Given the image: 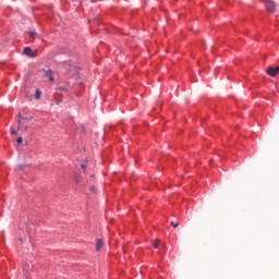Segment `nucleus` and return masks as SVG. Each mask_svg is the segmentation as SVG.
I'll return each instance as SVG.
<instances>
[{
	"label": "nucleus",
	"mask_w": 279,
	"mask_h": 279,
	"mask_svg": "<svg viewBox=\"0 0 279 279\" xmlns=\"http://www.w3.org/2000/svg\"><path fill=\"white\" fill-rule=\"evenodd\" d=\"M279 68H268L267 73L270 77H276L278 75Z\"/></svg>",
	"instance_id": "obj_2"
},
{
	"label": "nucleus",
	"mask_w": 279,
	"mask_h": 279,
	"mask_svg": "<svg viewBox=\"0 0 279 279\" xmlns=\"http://www.w3.org/2000/svg\"><path fill=\"white\" fill-rule=\"evenodd\" d=\"M24 56H27L28 58H34V56L36 54L34 53V50H32V48L26 47L24 48Z\"/></svg>",
	"instance_id": "obj_3"
},
{
	"label": "nucleus",
	"mask_w": 279,
	"mask_h": 279,
	"mask_svg": "<svg viewBox=\"0 0 279 279\" xmlns=\"http://www.w3.org/2000/svg\"><path fill=\"white\" fill-rule=\"evenodd\" d=\"M265 7L267 12H276V2L271 0L265 1Z\"/></svg>",
	"instance_id": "obj_1"
},
{
	"label": "nucleus",
	"mask_w": 279,
	"mask_h": 279,
	"mask_svg": "<svg viewBox=\"0 0 279 279\" xmlns=\"http://www.w3.org/2000/svg\"><path fill=\"white\" fill-rule=\"evenodd\" d=\"M153 247L155 250H158V247H160V240H156L154 243H153Z\"/></svg>",
	"instance_id": "obj_6"
},
{
	"label": "nucleus",
	"mask_w": 279,
	"mask_h": 279,
	"mask_svg": "<svg viewBox=\"0 0 279 279\" xmlns=\"http://www.w3.org/2000/svg\"><path fill=\"white\" fill-rule=\"evenodd\" d=\"M104 247V241L101 239H98L96 241V252H99Z\"/></svg>",
	"instance_id": "obj_4"
},
{
	"label": "nucleus",
	"mask_w": 279,
	"mask_h": 279,
	"mask_svg": "<svg viewBox=\"0 0 279 279\" xmlns=\"http://www.w3.org/2000/svg\"><path fill=\"white\" fill-rule=\"evenodd\" d=\"M40 95H41V93L39 92V89H36L35 99H40Z\"/></svg>",
	"instance_id": "obj_8"
},
{
	"label": "nucleus",
	"mask_w": 279,
	"mask_h": 279,
	"mask_svg": "<svg viewBox=\"0 0 279 279\" xmlns=\"http://www.w3.org/2000/svg\"><path fill=\"white\" fill-rule=\"evenodd\" d=\"M22 121H29V119L20 117V119H19V128H20V129H21V122H22Z\"/></svg>",
	"instance_id": "obj_7"
},
{
	"label": "nucleus",
	"mask_w": 279,
	"mask_h": 279,
	"mask_svg": "<svg viewBox=\"0 0 279 279\" xmlns=\"http://www.w3.org/2000/svg\"><path fill=\"white\" fill-rule=\"evenodd\" d=\"M16 143L17 145H21V143H23V137H17Z\"/></svg>",
	"instance_id": "obj_9"
},
{
	"label": "nucleus",
	"mask_w": 279,
	"mask_h": 279,
	"mask_svg": "<svg viewBox=\"0 0 279 279\" xmlns=\"http://www.w3.org/2000/svg\"><path fill=\"white\" fill-rule=\"evenodd\" d=\"M29 36H31V38H34L36 36V32H31Z\"/></svg>",
	"instance_id": "obj_10"
},
{
	"label": "nucleus",
	"mask_w": 279,
	"mask_h": 279,
	"mask_svg": "<svg viewBox=\"0 0 279 279\" xmlns=\"http://www.w3.org/2000/svg\"><path fill=\"white\" fill-rule=\"evenodd\" d=\"M90 191H92L93 193H95V187H90Z\"/></svg>",
	"instance_id": "obj_13"
},
{
	"label": "nucleus",
	"mask_w": 279,
	"mask_h": 279,
	"mask_svg": "<svg viewBox=\"0 0 279 279\" xmlns=\"http://www.w3.org/2000/svg\"><path fill=\"white\" fill-rule=\"evenodd\" d=\"M11 134H16V130L11 129Z\"/></svg>",
	"instance_id": "obj_12"
},
{
	"label": "nucleus",
	"mask_w": 279,
	"mask_h": 279,
	"mask_svg": "<svg viewBox=\"0 0 279 279\" xmlns=\"http://www.w3.org/2000/svg\"><path fill=\"white\" fill-rule=\"evenodd\" d=\"M172 228H178V222H171Z\"/></svg>",
	"instance_id": "obj_11"
},
{
	"label": "nucleus",
	"mask_w": 279,
	"mask_h": 279,
	"mask_svg": "<svg viewBox=\"0 0 279 279\" xmlns=\"http://www.w3.org/2000/svg\"><path fill=\"white\" fill-rule=\"evenodd\" d=\"M46 77H48L49 82H53V72L51 70L46 71Z\"/></svg>",
	"instance_id": "obj_5"
},
{
	"label": "nucleus",
	"mask_w": 279,
	"mask_h": 279,
	"mask_svg": "<svg viewBox=\"0 0 279 279\" xmlns=\"http://www.w3.org/2000/svg\"><path fill=\"white\" fill-rule=\"evenodd\" d=\"M81 167H82V169H86V166H84V165H82Z\"/></svg>",
	"instance_id": "obj_14"
}]
</instances>
